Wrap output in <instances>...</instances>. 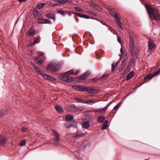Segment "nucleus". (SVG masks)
<instances>
[{"label": "nucleus", "instance_id": "f257e3e1", "mask_svg": "<svg viewBox=\"0 0 160 160\" xmlns=\"http://www.w3.org/2000/svg\"><path fill=\"white\" fill-rule=\"evenodd\" d=\"M145 7L151 19L160 20V14L157 9L153 8L148 5H146Z\"/></svg>", "mask_w": 160, "mask_h": 160}, {"label": "nucleus", "instance_id": "f03ea898", "mask_svg": "<svg viewBox=\"0 0 160 160\" xmlns=\"http://www.w3.org/2000/svg\"><path fill=\"white\" fill-rule=\"evenodd\" d=\"M58 78L59 79L68 83L72 81L74 79V78L69 77L65 72L60 75Z\"/></svg>", "mask_w": 160, "mask_h": 160}, {"label": "nucleus", "instance_id": "7ed1b4c3", "mask_svg": "<svg viewBox=\"0 0 160 160\" xmlns=\"http://www.w3.org/2000/svg\"><path fill=\"white\" fill-rule=\"evenodd\" d=\"M36 33V31L33 27L29 29L27 33V35L28 36L33 37Z\"/></svg>", "mask_w": 160, "mask_h": 160}, {"label": "nucleus", "instance_id": "20e7f679", "mask_svg": "<svg viewBox=\"0 0 160 160\" xmlns=\"http://www.w3.org/2000/svg\"><path fill=\"white\" fill-rule=\"evenodd\" d=\"M100 90L98 89H91L88 88L86 87L85 91L89 93H98L100 92Z\"/></svg>", "mask_w": 160, "mask_h": 160}, {"label": "nucleus", "instance_id": "39448f33", "mask_svg": "<svg viewBox=\"0 0 160 160\" xmlns=\"http://www.w3.org/2000/svg\"><path fill=\"white\" fill-rule=\"evenodd\" d=\"M148 47L149 49L150 50H154L156 48L155 44L153 41H150L149 42L148 44Z\"/></svg>", "mask_w": 160, "mask_h": 160}, {"label": "nucleus", "instance_id": "423d86ee", "mask_svg": "<svg viewBox=\"0 0 160 160\" xmlns=\"http://www.w3.org/2000/svg\"><path fill=\"white\" fill-rule=\"evenodd\" d=\"M90 73L89 72H86L78 77V80H84L86 78L88 77Z\"/></svg>", "mask_w": 160, "mask_h": 160}, {"label": "nucleus", "instance_id": "0eeeda50", "mask_svg": "<svg viewBox=\"0 0 160 160\" xmlns=\"http://www.w3.org/2000/svg\"><path fill=\"white\" fill-rule=\"evenodd\" d=\"M7 140L5 137H2L1 136H0V144L2 146H4L7 143Z\"/></svg>", "mask_w": 160, "mask_h": 160}, {"label": "nucleus", "instance_id": "6e6552de", "mask_svg": "<svg viewBox=\"0 0 160 160\" xmlns=\"http://www.w3.org/2000/svg\"><path fill=\"white\" fill-rule=\"evenodd\" d=\"M61 68L60 65L59 64H56L53 67L52 71L55 72H58Z\"/></svg>", "mask_w": 160, "mask_h": 160}, {"label": "nucleus", "instance_id": "1a4fd4ad", "mask_svg": "<svg viewBox=\"0 0 160 160\" xmlns=\"http://www.w3.org/2000/svg\"><path fill=\"white\" fill-rule=\"evenodd\" d=\"M74 14L75 15H76L78 17H79L80 18H82L85 19L89 18V17L87 15L81 14L77 12H74Z\"/></svg>", "mask_w": 160, "mask_h": 160}, {"label": "nucleus", "instance_id": "9d476101", "mask_svg": "<svg viewBox=\"0 0 160 160\" xmlns=\"http://www.w3.org/2000/svg\"><path fill=\"white\" fill-rule=\"evenodd\" d=\"M91 6L93 9H96V10H100V8L99 6L98 5L95 3H92L91 4Z\"/></svg>", "mask_w": 160, "mask_h": 160}, {"label": "nucleus", "instance_id": "9b49d317", "mask_svg": "<svg viewBox=\"0 0 160 160\" xmlns=\"http://www.w3.org/2000/svg\"><path fill=\"white\" fill-rule=\"evenodd\" d=\"M135 74V72L134 71L130 72L127 75L126 79L127 80L130 79Z\"/></svg>", "mask_w": 160, "mask_h": 160}, {"label": "nucleus", "instance_id": "f8f14e48", "mask_svg": "<svg viewBox=\"0 0 160 160\" xmlns=\"http://www.w3.org/2000/svg\"><path fill=\"white\" fill-rule=\"evenodd\" d=\"M55 108L57 111L58 112H63V108L60 105H56L55 106Z\"/></svg>", "mask_w": 160, "mask_h": 160}, {"label": "nucleus", "instance_id": "ddd939ff", "mask_svg": "<svg viewBox=\"0 0 160 160\" xmlns=\"http://www.w3.org/2000/svg\"><path fill=\"white\" fill-rule=\"evenodd\" d=\"M86 87L82 86H76V89L79 91H85Z\"/></svg>", "mask_w": 160, "mask_h": 160}, {"label": "nucleus", "instance_id": "4468645a", "mask_svg": "<svg viewBox=\"0 0 160 160\" xmlns=\"http://www.w3.org/2000/svg\"><path fill=\"white\" fill-rule=\"evenodd\" d=\"M106 118L104 116H99L98 117L97 121L99 123L102 122Z\"/></svg>", "mask_w": 160, "mask_h": 160}, {"label": "nucleus", "instance_id": "2eb2a0df", "mask_svg": "<svg viewBox=\"0 0 160 160\" xmlns=\"http://www.w3.org/2000/svg\"><path fill=\"white\" fill-rule=\"evenodd\" d=\"M154 76H153L152 74L150 73L145 76L144 77V79L145 81H147L152 78Z\"/></svg>", "mask_w": 160, "mask_h": 160}, {"label": "nucleus", "instance_id": "dca6fc26", "mask_svg": "<svg viewBox=\"0 0 160 160\" xmlns=\"http://www.w3.org/2000/svg\"><path fill=\"white\" fill-rule=\"evenodd\" d=\"M59 136H55V139L54 141V143L55 144H58L60 141Z\"/></svg>", "mask_w": 160, "mask_h": 160}, {"label": "nucleus", "instance_id": "f3484780", "mask_svg": "<svg viewBox=\"0 0 160 160\" xmlns=\"http://www.w3.org/2000/svg\"><path fill=\"white\" fill-rule=\"evenodd\" d=\"M46 16L49 18L52 19L54 21L55 20V17L54 14H48L46 15Z\"/></svg>", "mask_w": 160, "mask_h": 160}, {"label": "nucleus", "instance_id": "a211bd4d", "mask_svg": "<svg viewBox=\"0 0 160 160\" xmlns=\"http://www.w3.org/2000/svg\"><path fill=\"white\" fill-rule=\"evenodd\" d=\"M65 118L67 121H70L73 119V117L70 114H68L65 117Z\"/></svg>", "mask_w": 160, "mask_h": 160}, {"label": "nucleus", "instance_id": "6ab92c4d", "mask_svg": "<svg viewBox=\"0 0 160 160\" xmlns=\"http://www.w3.org/2000/svg\"><path fill=\"white\" fill-rule=\"evenodd\" d=\"M41 75L43 76V77L44 78L48 80L53 81L54 79V78H53L51 77L50 76L46 74H43V75Z\"/></svg>", "mask_w": 160, "mask_h": 160}, {"label": "nucleus", "instance_id": "aec40b11", "mask_svg": "<svg viewBox=\"0 0 160 160\" xmlns=\"http://www.w3.org/2000/svg\"><path fill=\"white\" fill-rule=\"evenodd\" d=\"M82 127L84 128H87L89 126V124L88 122H84L82 124Z\"/></svg>", "mask_w": 160, "mask_h": 160}, {"label": "nucleus", "instance_id": "412c9836", "mask_svg": "<svg viewBox=\"0 0 160 160\" xmlns=\"http://www.w3.org/2000/svg\"><path fill=\"white\" fill-rule=\"evenodd\" d=\"M108 121L107 120L105 121L102 124V126L101 128L102 129H106L108 126Z\"/></svg>", "mask_w": 160, "mask_h": 160}, {"label": "nucleus", "instance_id": "4be33fe9", "mask_svg": "<svg viewBox=\"0 0 160 160\" xmlns=\"http://www.w3.org/2000/svg\"><path fill=\"white\" fill-rule=\"evenodd\" d=\"M110 14L111 15L114 17L115 18V21L117 20V19H118L119 18L118 17V16L117 15V14L115 12H114L113 11H111L110 12Z\"/></svg>", "mask_w": 160, "mask_h": 160}, {"label": "nucleus", "instance_id": "5701e85b", "mask_svg": "<svg viewBox=\"0 0 160 160\" xmlns=\"http://www.w3.org/2000/svg\"><path fill=\"white\" fill-rule=\"evenodd\" d=\"M33 14L34 17L37 18L39 15V12L36 9V8H34L33 10Z\"/></svg>", "mask_w": 160, "mask_h": 160}, {"label": "nucleus", "instance_id": "b1692460", "mask_svg": "<svg viewBox=\"0 0 160 160\" xmlns=\"http://www.w3.org/2000/svg\"><path fill=\"white\" fill-rule=\"evenodd\" d=\"M45 4V3H41L39 4H38L36 6V8L38 9H40L42 8L44 6Z\"/></svg>", "mask_w": 160, "mask_h": 160}, {"label": "nucleus", "instance_id": "393cba45", "mask_svg": "<svg viewBox=\"0 0 160 160\" xmlns=\"http://www.w3.org/2000/svg\"><path fill=\"white\" fill-rule=\"evenodd\" d=\"M118 63H119V62L118 61L116 63V64L113 63L112 65V67H112V72H114V71L116 69V67L118 64Z\"/></svg>", "mask_w": 160, "mask_h": 160}, {"label": "nucleus", "instance_id": "a878e982", "mask_svg": "<svg viewBox=\"0 0 160 160\" xmlns=\"http://www.w3.org/2000/svg\"><path fill=\"white\" fill-rule=\"evenodd\" d=\"M34 68L38 74L40 75H43V72L41 71H40V69L38 68L37 66L35 67Z\"/></svg>", "mask_w": 160, "mask_h": 160}, {"label": "nucleus", "instance_id": "bb28decb", "mask_svg": "<svg viewBox=\"0 0 160 160\" xmlns=\"http://www.w3.org/2000/svg\"><path fill=\"white\" fill-rule=\"evenodd\" d=\"M117 20H116L115 21H116L118 25V27H119V28H121L122 29H123V28L122 27L121 23V22L120 19L119 18L118 19H117Z\"/></svg>", "mask_w": 160, "mask_h": 160}, {"label": "nucleus", "instance_id": "cd10ccee", "mask_svg": "<svg viewBox=\"0 0 160 160\" xmlns=\"http://www.w3.org/2000/svg\"><path fill=\"white\" fill-rule=\"evenodd\" d=\"M53 64L52 62L50 63L48 65L47 67L46 68V69L47 70H51L53 68Z\"/></svg>", "mask_w": 160, "mask_h": 160}, {"label": "nucleus", "instance_id": "c85d7f7f", "mask_svg": "<svg viewBox=\"0 0 160 160\" xmlns=\"http://www.w3.org/2000/svg\"><path fill=\"white\" fill-rule=\"evenodd\" d=\"M108 76V74H104L99 79L101 81H102L103 79H106Z\"/></svg>", "mask_w": 160, "mask_h": 160}, {"label": "nucleus", "instance_id": "c756f323", "mask_svg": "<svg viewBox=\"0 0 160 160\" xmlns=\"http://www.w3.org/2000/svg\"><path fill=\"white\" fill-rule=\"evenodd\" d=\"M130 46H135L134 41L133 38H130Z\"/></svg>", "mask_w": 160, "mask_h": 160}, {"label": "nucleus", "instance_id": "7c9ffc66", "mask_svg": "<svg viewBox=\"0 0 160 160\" xmlns=\"http://www.w3.org/2000/svg\"><path fill=\"white\" fill-rule=\"evenodd\" d=\"M84 103L88 104L90 103H94L95 102L92 100L87 99L86 100H84Z\"/></svg>", "mask_w": 160, "mask_h": 160}, {"label": "nucleus", "instance_id": "2f4dec72", "mask_svg": "<svg viewBox=\"0 0 160 160\" xmlns=\"http://www.w3.org/2000/svg\"><path fill=\"white\" fill-rule=\"evenodd\" d=\"M26 144V141L25 139L22 140L19 143V146H23Z\"/></svg>", "mask_w": 160, "mask_h": 160}, {"label": "nucleus", "instance_id": "473e14b6", "mask_svg": "<svg viewBox=\"0 0 160 160\" xmlns=\"http://www.w3.org/2000/svg\"><path fill=\"white\" fill-rule=\"evenodd\" d=\"M70 123V127H76L77 126V122H76L72 121Z\"/></svg>", "mask_w": 160, "mask_h": 160}, {"label": "nucleus", "instance_id": "72a5a7b5", "mask_svg": "<svg viewBox=\"0 0 160 160\" xmlns=\"http://www.w3.org/2000/svg\"><path fill=\"white\" fill-rule=\"evenodd\" d=\"M58 12L60 14L62 15L63 16H64L66 15V13L62 9H59L58 10Z\"/></svg>", "mask_w": 160, "mask_h": 160}, {"label": "nucleus", "instance_id": "f704fd0d", "mask_svg": "<svg viewBox=\"0 0 160 160\" xmlns=\"http://www.w3.org/2000/svg\"><path fill=\"white\" fill-rule=\"evenodd\" d=\"M75 99L76 101H77L78 102L84 103V100H82L80 98H76Z\"/></svg>", "mask_w": 160, "mask_h": 160}, {"label": "nucleus", "instance_id": "c9c22d12", "mask_svg": "<svg viewBox=\"0 0 160 160\" xmlns=\"http://www.w3.org/2000/svg\"><path fill=\"white\" fill-rule=\"evenodd\" d=\"M44 19H39L37 20V22L39 23L44 24Z\"/></svg>", "mask_w": 160, "mask_h": 160}, {"label": "nucleus", "instance_id": "e433bc0d", "mask_svg": "<svg viewBox=\"0 0 160 160\" xmlns=\"http://www.w3.org/2000/svg\"><path fill=\"white\" fill-rule=\"evenodd\" d=\"M73 72V70H71L70 71H68L65 72V74H66L68 76L72 73Z\"/></svg>", "mask_w": 160, "mask_h": 160}, {"label": "nucleus", "instance_id": "4c0bfd02", "mask_svg": "<svg viewBox=\"0 0 160 160\" xmlns=\"http://www.w3.org/2000/svg\"><path fill=\"white\" fill-rule=\"evenodd\" d=\"M120 104L119 103L118 104H117L116 106H115L113 108V109L112 110V112H115V111H114V110H116L117 109H118V107H119L120 106Z\"/></svg>", "mask_w": 160, "mask_h": 160}, {"label": "nucleus", "instance_id": "58836bf2", "mask_svg": "<svg viewBox=\"0 0 160 160\" xmlns=\"http://www.w3.org/2000/svg\"><path fill=\"white\" fill-rule=\"evenodd\" d=\"M127 64L126 62H125V60H123L121 63V66H122V67H125Z\"/></svg>", "mask_w": 160, "mask_h": 160}, {"label": "nucleus", "instance_id": "ea45409f", "mask_svg": "<svg viewBox=\"0 0 160 160\" xmlns=\"http://www.w3.org/2000/svg\"><path fill=\"white\" fill-rule=\"evenodd\" d=\"M44 24H50L51 22L49 19H44Z\"/></svg>", "mask_w": 160, "mask_h": 160}, {"label": "nucleus", "instance_id": "a19ab883", "mask_svg": "<svg viewBox=\"0 0 160 160\" xmlns=\"http://www.w3.org/2000/svg\"><path fill=\"white\" fill-rule=\"evenodd\" d=\"M36 43L37 42H36V41L34 40L33 42L29 43L28 44V45L30 47H32L34 46Z\"/></svg>", "mask_w": 160, "mask_h": 160}, {"label": "nucleus", "instance_id": "79ce46f5", "mask_svg": "<svg viewBox=\"0 0 160 160\" xmlns=\"http://www.w3.org/2000/svg\"><path fill=\"white\" fill-rule=\"evenodd\" d=\"M64 125L67 128H69L70 127V123L69 122H66L64 123Z\"/></svg>", "mask_w": 160, "mask_h": 160}, {"label": "nucleus", "instance_id": "37998d69", "mask_svg": "<svg viewBox=\"0 0 160 160\" xmlns=\"http://www.w3.org/2000/svg\"><path fill=\"white\" fill-rule=\"evenodd\" d=\"M133 59L132 58H130L128 64L130 65H132L133 62Z\"/></svg>", "mask_w": 160, "mask_h": 160}, {"label": "nucleus", "instance_id": "c03bdc74", "mask_svg": "<svg viewBox=\"0 0 160 160\" xmlns=\"http://www.w3.org/2000/svg\"><path fill=\"white\" fill-rule=\"evenodd\" d=\"M53 133L55 134V136H59V133L56 130H52Z\"/></svg>", "mask_w": 160, "mask_h": 160}, {"label": "nucleus", "instance_id": "a18cd8bd", "mask_svg": "<svg viewBox=\"0 0 160 160\" xmlns=\"http://www.w3.org/2000/svg\"><path fill=\"white\" fill-rule=\"evenodd\" d=\"M160 73V70H158V71H157V72L153 73L152 74V75H153V76L154 77V76H155L156 75L159 74Z\"/></svg>", "mask_w": 160, "mask_h": 160}, {"label": "nucleus", "instance_id": "49530a36", "mask_svg": "<svg viewBox=\"0 0 160 160\" xmlns=\"http://www.w3.org/2000/svg\"><path fill=\"white\" fill-rule=\"evenodd\" d=\"M75 9L76 11H79L80 12H82V11H83V9L79 7H76Z\"/></svg>", "mask_w": 160, "mask_h": 160}, {"label": "nucleus", "instance_id": "de8ad7c7", "mask_svg": "<svg viewBox=\"0 0 160 160\" xmlns=\"http://www.w3.org/2000/svg\"><path fill=\"white\" fill-rule=\"evenodd\" d=\"M132 65L128 64L126 70L127 71H129L131 70V66Z\"/></svg>", "mask_w": 160, "mask_h": 160}, {"label": "nucleus", "instance_id": "09e8293b", "mask_svg": "<svg viewBox=\"0 0 160 160\" xmlns=\"http://www.w3.org/2000/svg\"><path fill=\"white\" fill-rule=\"evenodd\" d=\"M87 12L90 14H91L92 15H93L94 16L97 17V15L95 13H94L93 12L90 11H88Z\"/></svg>", "mask_w": 160, "mask_h": 160}, {"label": "nucleus", "instance_id": "8fccbe9b", "mask_svg": "<svg viewBox=\"0 0 160 160\" xmlns=\"http://www.w3.org/2000/svg\"><path fill=\"white\" fill-rule=\"evenodd\" d=\"M107 108L106 107H105L104 108H102V109H99V111L100 112H102V111H103L105 112L107 109Z\"/></svg>", "mask_w": 160, "mask_h": 160}, {"label": "nucleus", "instance_id": "3c124183", "mask_svg": "<svg viewBox=\"0 0 160 160\" xmlns=\"http://www.w3.org/2000/svg\"><path fill=\"white\" fill-rule=\"evenodd\" d=\"M40 37H38L36 38V39L35 40V41H36V42H37V43H39V42H40Z\"/></svg>", "mask_w": 160, "mask_h": 160}, {"label": "nucleus", "instance_id": "603ef678", "mask_svg": "<svg viewBox=\"0 0 160 160\" xmlns=\"http://www.w3.org/2000/svg\"><path fill=\"white\" fill-rule=\"evenodd\" d=\"M44 62V61L42 59L38 61V64H42Z\"/></svg>", "mask_w": 160, "mask_h": 160}, {"label": "nucleus", "instance_id": "864d4df0", "mask_svg": "<svg viewBox=\"0 0 160 160\" xmlns=\"http://www.w3.org/2000/svg\"><path fill=\"white\" fill-rule=\"evenodd\" d=\"M124 68V67L121 65L119 67V69L118 70L120 72L122 71V70Z\"/></svg>", "mask_w": 160, "mask_h": 160}, {"label": "nucleus", "instance_id": "5fc2aeb1", "mask_svg": "<svg viewBox=\"0 0 160 160\" xmlns=\"http://www.w3.org/2000/svg\"><path fill=\"white\" fill-rule=\"evenodd\" d=\"M56 2L58 3H59L62 4L63 3V2L61 0H53Z\"/></svg>", "mask_w": 160, "mask_h": 160}, {"label": "nucleus", "instance_id": "6e6d98bb", "mask_svg": "<svg viewBox=\"0 0 160 160\" xmlns=\"http://www.w3.org/2000/svg\"><path fill=\"white\" fill-rule=\"evenodd\" d=\"M130 51L131 52H133L134 50V46H130Z\"/></svg>", "mask_w": 160, "mask_h": 160}, {"label": "nucleus", "instance_id": "4d7b16f0", "mask_svg": "<svg viewBox=\"0 0 160 160\" xmlns=\"http://www.w3.org/2000/svg\"><path fill=\"white\" fill-rule=\"evenodd\" d=\"M64 2H71L72 0H62Z\"/></svg>", "mask_w": 160, "mask_h": 160}, {"label": "nucleus", "instance_id": "13d9d810", "mask_svg": "<svg viewBox=\"0 0 160 160\" xmlns=\"http://www.w3.org/2000/svg\"><path fill=\"white\" fill-rule=\"evenodd\" d=\"M130 53L131 55L132 56L134 57H135V54L134 53V51L133 52L130 51Z\"/></svg>", "mask_w": 160, "mask_h": 160}, {"label": "nucleus", "instance_id": "bf43d9fd", "mask_svg": "<svg viewBox=\"0 0 160 160\" xmlns=\"http://www.w3.org/2000/svg\"><path fill=\"white\" fill-rule=\"evenodd\" d=\"M30 64L31 66L33 67V68H34L36 66L35 65V64L33 62H31L30 63Z\"/></svg>", "mask_w": 160, "mask_h": 160}, {"label": "nucleus", "instance_id": "052dcab7", "mask_svg": "<svg viewBox=\"0 0 160 160\" xmlns=\"http://www.w3.org/2000/svg\"><path fill=\"white\" fill-rule=\"evenodd\" d=\"M28 130V128L25 127H23L22 128V131L23 132H25Z\"/></svg>", "mask_w": 160, "mask_h": 160}, {"label": "nucleus", "instance_id": "680f3d73", "mask_svg": "<svg viewBox=\"0 0 160 160\" xmlns=\"http://www.w3.org/2000/svg\"><path fill=\"white\" fill-rule=\"evenodd\" d=\"M58 5V4H53L51 2V6L52 7L56 6Z\"/></svg>", "mask_w": 160, "mask_h": 160}, {"label": "nucleus", "instance_id": "e2e57ef3", "mask_svg": "<svg viewBox=\"0 0 160 160\" xmlns=\"http://www.w3.org/2000/svg\"><path fill=\"white\" fill-rule=\"evenodd\" d=\"M82 134H78L77 136H76V138H78L80 137H81L82 136Z\"/></svg>", "mask_w": 160, "mask_h": 160}, {"label": "nucleus", "instance_id": "0e129e2a", "mask_svg": "<svg viewBox=\"0 0 160 160\" xmlns=\"http://www.w3.org/2000/svg\"><path fill=\"white\" fill-rule=\"evenodd\" d=\"M118 42L119 43H120L121 42V39L120 38L118 37Z\"/></svg>", "mask_w": 160, "mask_h": 160}, {"label": "nucleus", "instance_id": "69168bd1", "mask_svg": "<svg viewBox=\"0 0 160 160\" xmlns=\"http://www.w3.org/2000/svg\"><path fill=\"white\" fill-rule=\"evenodd\" d=\"M79 72V70H77L75 71L74 74L75 75H77L78 74Z\"/></svg>", "mask_w": 160, "mask_h": 160}, {"label": "nucleus", "instance_id": "338daca9", "mask_svg": "<svg viewBox=\"0 0 160 160\" xmlns=\"http://www.w3.org/2000/svg\"><path fill=\"white\" fill-rule=\"evenodd\" d=\"M120 51L121 53V54H122L123 53V49L122 48H120Z\"/></svg>", "mask_w": 160, "mask_h": 160}, {"label": "nucleus", "instance_id": "774afa93", "mask_svg": "<svg viewBox=\"0 0 160 160\" xmlns=\"http://www.w3.org/2000/svg\"><path fill=\"white\" fill-rule=\"evenodd\" d=\"M100 22L102 24L104 25H106V23L105 22H103V21H101V22Z\"/></svg>", "mask_w": 160, "mask_h": 160}]
</instances>
